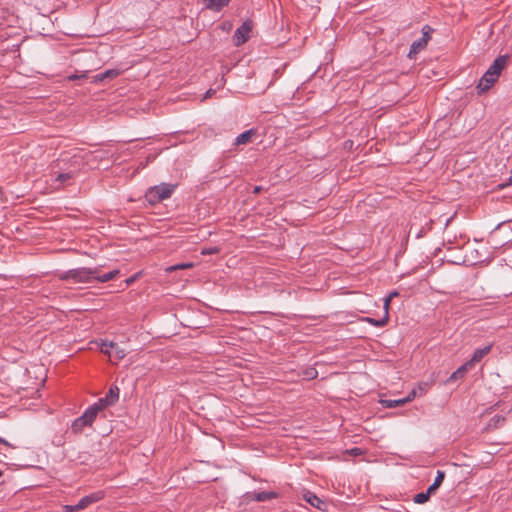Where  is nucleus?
I'll use <instances>...</instances> for the list:
<instances>
[{"label":"nucleus","instance_id":"1","mask_svg":"<svg viewBox=\"0 0 512 512\" xmlns=\"http://www.w3.org/2000/svg\"><path fill=\"white\" fill-rule=\"evenodd\" d=\"M118 274L119 270L117 269L101 274V266L94 268L80 267L62 272L59 278L65 281H71L72 283H89L93 280L105 283L114 279Z\"/></svg>","mask_w":512,"mask_h":512},{"label":"nucleus","instance_id":"2","mask_svg":"<svg viewBox=\"0 0 512 512\" xmlns=\"http://www.w3.org/2000/svg\"><path fill=\"white\" fill-rule=\"evenodd\" d=\"M508 60L509 57L507 55H500L494 60L493 64L487 69V71L479 80L477 85L479 92H486L494 85V83L501 75V72L507 66Z\"/></svg>","mask_w":512,"mask_h":512},{"label":"nucleus","instance_id":"3","mask_svg":"<svg viewBox=\"0 0 512 512\" xmlns=\"http://www.w3.org/2000/svg\"><path fill=\"white\" fill-rule=\"evenodd\" d=\"M175 188L176 185L170 183H161L159 185H155L146 191L145 199L149 204L155 205L165 199L170 198Z\"/></svg>","mask_w":512,"mask_h":512},{"label":"nucleus","instance_id":"4","mask_svg":"<svg viewBox=\"0 0 512 512\" xmlns=\"http://www.w3.org/2000/svg\"><path fill=\"white\" fill-rule=\"evenodd\" d=\"M107 406V398L99 399L96 403L88 407L82 414L83 418L91 426L95 421L98 413Z\"/></svg>","mask_w":512,"mask_h":512},{"label":"nucleus","instance_id":"5","mask_svg":"<svg viewBox=\"0 0 512 512\" xmlns=\"http://www.w3.org/2000/svg\"><path fill=\"white\" fill-rule=\"evenodd\" d=\"M252 30V23L245 21L240 27H238L233 35V41L236 46L244 44L250 37Z\"/></svg>","mask_w":512,"mask_h":512},{"label":"nucleus","instance_id":"6","mask_svg":"<svg viewBox=\"0 0 512 512\" xmlns=\"http://www.w3.org/2000/svg\"><path fill=\"white\" fill-rule=\"evenodd\" d=\"M104 497L105 493L102 490L93 492L80 499V501L78 502V508H81V510H83L87 508L89 505L102 500Z\"/></svg>","mask_w":512,"mask_h":512},{"label":"nucleus","instance_id":"7","mask_svg":"<svg viewBox=\"0 0 512 512\" xmlns=\"http://www.w3.org/2000/svg\"><path fill=\"white\" fill-rule=\"evenodd\" d=\"M492 349V344L486 345L483 348H478L474 351L472 358L467 361L470 363V367L473 368L476 363L480 362L487 354L490 353Z\"/></svg>","mask_w":512,"mask_h":512},{"label":"nucleus","instance_id":"8","mask_svg":"<svg viewBox=\"0 0 512 512\" xmlns=\"http://www.w3.org/2000/svg\"><path fill=\"white\" fill-rule=\"evenodd\" d=\"M73 177V174L71 172H65V173H59L55 177L51 179V186L55 189H59L62 187L66 182L71 180Z\"/></svg>","mask_w":512,"mask_h":512},{"label":"nucleus","instance_id":"9","mask_svg":"<svg viewBox=\"0 0 512 512\" xmlns=\"http://www.w3.org/2000/svg\"><path fill=\"white\" fill-rule=\"evenodd\" d=\"M427 39L420 38L416 41H414L411 44L410 51L408 53L409 58H414V56L419 53L421 50H423L427 46Z\"/></svg>","mask_w":512,"mask_h":512},{"label":"nucleus","instance_id":"10","mask_svg":"<svg viewBox=\"0 0 512 512\" xmlns=\"http://www.w3.org/2000/svg\"><path fill=\"white\" fill-rule=\"evenodd\" d=\"M277 497V494L273 491H261V492H253L250 495V498L258 501V502H264L267 500H271Z\"/></svg>","mask_w":512,"mask_h":512},{"label":"nucleus","instance_id":"11","mask_svg":"<svg viewBox=\"0 0 512 512\" xmlns=\"http://www.w3.org/2000/svg\"><path fill=\"white\" fill-rule=\"evenodd\" d=\"M207 9L219 12L223 7L227 6L230 0H203Z\"/></svg>","mask_w":512,"mask_h":512},{"label":"nucleus","instance_id":"12","mask_svg":"<svg viewBox=\"0 0 512 512\" xmlns=\"http://www.w3.org/2000/svg\"><path fill=\"white\" fill-rule=\"evenodd\" d=\"M415 396H416V392H415V390H413L406 398H401V399H397V400H385V401H383V403L385 404L386 407H389V408L397 407V406H401V405L407 403L408 401H411Z\"/></svg>","mask_w":512,"mask_h":512},{"label":"nucleus","instance_id":"13","mask_svg":"<svg viewBox=\"0 0 512 512\" xmlns=\"http://www.w3.org/2000/svg\"><path fill=\"white\" fill-rule=\"evenodd\" d=\"M255 135V131L253 129H249L241 134H239L235 138V145H245L251 141L252 136Z\"/></svg>","mask_w":512,"mask_h":512},{"label":"nucleus","instance_id":"14","mask_svg":"<svg viewBox=\"0 0 512 512\" xmlns=\"http://www.w3.org/2000/svg\"><path fill=\"white\" fill-rule=\"evenodd\" d=\"M305 499L313 507H316V508H318L320 510H324L325 509V502L323 500H321L315 494L308 493V494L305 495Z\"/></svg>","mask_w":512,"mask_h":512},{"label":"nucleus","instance_id":"15","mask_svg":"<svg viewBox=\"0 0 512 512\" xmlns=\"http://www.w3.org/2000/svg\"><path fill=\"white\" fill-rule=\"evenodd\" d=\"M86 427H90V425L87 423V421L81 415L80 417L76 418L73 421L71 430L74 433H81L84 430V428H86Z\"/></svg>","mask_w":512,"mask_h":512},{"label":"nucleus","instance_id":"16","mask_svg":"<svg viewBox=\"0 0 512 512\" xmlns=\"http://www.w3.org/2000/svg\"><path fill=\"white\" fill-rule=\"evenodd\" d=\"M471 369L472 368L470 367V363L465 362L463 365H461L456 371H454L451 374L449 380L455 381L459 378H462L464 376V374L467 373Z\"/></svg>","mask_w":512,"mask_h":512},{"label":"nucleus","instance_id":"17","mask_svg":"<svg viewBox=\"0 0 512 512\" xmlns=\"http://www.w3.org/2000/svg\"><path fill=\"white\" fill-rule=\"evenodd\" d=\"M121 74L119 69H108L103 73L96 75L97 81H103L105 79H114Z\"/></svg>","mask_w":512,"mask_h":512},{"label":"nucleus","instance_id":"18","mask_svg":"<svg viewBox=\"0 0 512 512\" xmlns=\"http://www.w3.org/2000/svg\"><path fill=\"white\" fill-rule=\"evenodd\" d=\"M365 321L376 326V327H383L389 321V313L384 312V315L381 319H374V318L367 317V318H365Z\"/></svg>","mask_w":512,"mask_h":512},{"label":"nucleus","instance_id":"19","mask_svg":"<svg viewBox=\"0 0 512 512\" xmlns=\"http://www.w3.org/2000/svg\"><path fill=\"white\" fill-rule=\"evenodd\" d=\"M445 478V473L441 470L437 471V476L434 480V482L428 487V493H433L436 491L439 486L442 484L443 480Z\"/></svg>","mask_w":512,"mask_h":512},{"label":"nucleus","instance_id":"20","mask_svg":"<svg viewBox=\"0 0 512 512\" xmlns=\"http://www.w3.org/2000/svg\"><path fill=\"white\" fill-rule=\"evenodd\" d=\"M117 348V344L114 342H102L100 345V351L106 354L110 360H112V351Z\"/></svg>","mask_w":512,"mask_h":512},{"label":"nucleus","instance_id":"21","mask_svg":"<svg viewBox=\"0 0 512 512\" xmlns=\"http://www.w3.org/2000/svg\"><path fill=\"white\" fill-rule=\"evenodd\" d=\"M193 266H194V264L192 262H185V263H180V264H175V265L169 266V267L166 268V271L171 273V272H174L176 270L190 269Z\"/></svg>","mask_w":512,"mask_h":512},{"label":"nucleus","instance_id":"22","mask_svg":"<svg viewBox=\"0 0 512 512\" xmlns=\"http://www.w3.org/2000/svg\"><path fill=\"white\" fill-rule=\"evenodd\" d=\"M126 356V351L122 348H120L117 345V348H114L112 351V360L111 361H120Z\"/></svg>","mask_w":512,"mask_h":512},{"label":"nucleus","instance_id":"23","mask_svg":"<svg viewBox=\"0 0 512 512\" xmlns=\"http://www.w3.org/2000/svg\"><path fill=\"white\" fill-rule=\"evenodd\" d=\"M432 493H428V490L426 492L418 493L414 496V502L417 504H424L429 500V497Z\"/></svg>","mask_w":512,"mask_h":512},{"label":"nucleus","instance_id":"24","mask_svg":"<svg viewBox=\"0 0 512 512\" xmlns=\"http://www.w3.org/2000/svg\"><path fill=\"white\" fill-rule=\"evenodd\" d=\"M218 252H219V249L217 247H210V248L202 249L201 254H203V255H211V254H216Z\"/></svg>","mask_w":512,"mask_h":512},{"label":"nucleus","instance_id":"25","mask_svg":"<svg viewBox=\"0 0 512 512\" xmlns=\"http://www.w3.org/2000/svg\"><path fill=\"white\" fill-rule=\"evenodd\" d=\"M109 395L113 398L110 403H112L114 400L118 399V396H119V391H118V388H115L114 389H110L109 391ZM109 404V402L107 401V405Z\"/></svg>","mask_w":512,"mask_h":512},{"label":"nucleus","instance_id":"26","mask_svg":"<svg viewBox=\"0 0 512 512\" xmlns=\"http://www.w3.org/2000/svg\"><path fill=\"white\" fill-rule=\"evenodd\" d=\"M66 512H78L81 511V508H78V503L75 505H66L64 507Z\"/></svg>","mask_w":512,"mask_h":512},{"label":"nucleus","instance_id":"27","mask_svg":"<svg viewBox=\"0 0 512 512\" xmlns=\"http://www.w3.org/2000/svg\"><path fill=\"white\" fill-rule=\"evenodd\" d=\"M390 302H391V296H387V297L384 299V304H383L384 312H388V313H389V306H390Z\"/></svg>","mask_w":512,"mask_h":512},{"label":"nucleus","instance_id":"28","mask_svg":"<svg viewBox=\"0 0 512 512\" xmlns=\"http://www.w3.org/2000/svg\"><path fill=\"white\" fill-rule=\"evenodd\" d=\"M214 93H215V91H214V90L209 89V90L205 93V95H204V99H207V98L211 97Z\"/></svg>","mask_w":512,"mask_h":512},{"label":"nucleus","instance_id":"29","mask_svg":"<svg viewBox=\"0 0 512 512\" xmlns=\"http://www.w3.org/2000/svg\"><path fill=\"white\" fill-rule=\"evenodd\" d=\"M423 32H427V33H431L432 32V28L428 25H425L423 28H422V33Z\"/></svg>","mask_w":512,"mask_h":512},{"label":"nucleus","instance_id":"30","mask_svg":"<svg viewBox=\"0 0 512 512\" xmlns=\"http://www.w3.org/2000/svg\"><path fill=\"white\" fill-rule=\"evenodd\" d=\"M80 77H84V75L79 76V75H77V74H72V75H70V76L68 77V79H69V80H76V79H78V78H80Z\"/></svg>","mask_w":512,"mask_h":512},{"label":"nucleus","instance_id":"31","mask_svg":"<svg viewBox=\"0 0 512 512\" xmlns=\"http://www.w3.org/2000/svg\"><path fill=\"white\" fill-rule=\"evenodd\" d=\"M493 420H495V426H497L499 422L504 421V418H500L499 416H496L493 418Z\"/></svg>","mask_w":512,"mask_h":512},{"label":"nucleus","instance_id":"32","mask_svg":"<svg viewBox=\"0 0 512 512\" xmlns=\"http://www.w3.org/2000/svg\"><path fill=\"white\" fill-rule=\"evenodd\" d=\"M351 453L353 455H359V454H361V450L359 448H354L351 450Z\"/></svg>","mask_w":512,"mask_h":512},{"label":"nucleus","instance_id":"33","mask_svg":"<svg viewBox=\"0 0 512 512\" xmlns=\"http://www.w3.org/2000/svg\"><path fill=\"white\" fill-rule=\"evenodd\" d=\"M421 38H425V39H427V43H428V42H429V40H430V34H429V33H427V32H423V33H422V37H421Z\"/></svg>","mask_w":512,"mask_h":512},{"label":"nucleus","instance_id":"34","mask_svg":"<svg viewBox=\"0 0 512 512\" xmlns=\"http://www.w3.org/2000/svg\"><path fill=\"white\" fill-rule=\"evenodd\" d=\"M388 296H391V300H392L394 297L398 296V292L397 291H393Z\"/></svg>","mask_w":512,"mask_h":512},{"label":"nucleus","instance_id":"35","mask_svg":"<svg viewBox=\"0 0 512 512\" xmlns=\"http://www.w3.org/2000/svg\"><path fill=\"white\" fill-rule=\"evenodd\" d=\"M260 190H261V188H260V187H255L254 192H255V193H258Z\"/></svg>","mask_w":512,"mask_h":512},{"label":"nucleus","instance_id":"36","mask_svg":"<svg viewBox=\"0 0 512 512\" xmlns=\"http://www.w3.org/2000/svg\"><path fill=\"white\" fill-rule=\"evenodd\" d=\"M0 442L5 444V445H8V443L4 439H2V438H0Z\"/></svg>","mask_w":512,"mask_h":512},{"label":"nucleus","instance_id":"37","mask_svg":"<svg viewBox=\"0 0 512 512\" xmlns=\"http://www.w3.org/2000/svg\"><path fill=\"white\" fill-rule=\"evenodd\" d=\"M2 476V471L0 470V477Z\"/></svg>","mask_w":512,"mask_h":512}]
</instances>
